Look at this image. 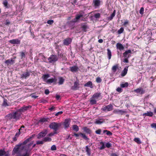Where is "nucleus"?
Returning a JSON list of instances; mask_svg holds the SVG:
<instances>
[{
  "mask_svg": "<svg viewBox=\"0 0 156 156\" xmlns=\"http://www.w3.org/2000/svg\"><path fill=\"white\" fill-rule=\"evenodd\" d=\"M83 16V14H77L75 18L73 19L74 22H76L78 20H79L81 17H82Z\"/></svg>",
  "mask_w": 156,
  "mask_h": 156,
  "instance_id": "5701e85b",
  "label": "nucleus"
},
{
  "mask_svg": "<svg viewBox=\"0 0 156 156\" xmlns=\"http://www.w3.org/2000/svg\"><path fill=\"white\" fill-rule=\"evenodd\" d=\"M82 129L83 131L86 133L87 134H90L92 133L91 130L87 127H83L82 128Z\"/></svg>",
  "mask_w": 156,
  "mask_h": 156,
  "instance_id": "a211bd4d",
  "label": "nucleus"
},
{
  "mask_svg": "<svg viewBox=\"0 0 156 156\" xmlns=\"http://www.w3.org/2000/svg\"><path fill=\"white\" fill-rule=\"evenodd\" d=\"M2 105L5 107L9 106V105L7 103V100L5 98H4L2 104Z\"/></svg>",
  "mask_w": 156,
  "mask_h": 156,
  "instance_id": "37998d69",
  "label": "nucleus"
},
{
  "mask_svg": "<svg viewBox=\"0 0 156 156\" xmlns=\"http://www.w3.org/2000/svg\"><path fill=\"white\" fill-rule=\"evenodd\" d=\"M118 68V65H116L115 66H114L112 68V70H113V71L115 72L117 69Z\"/></svg>",
  "mask_w": 156,
  "mask_h": 156,
  "instance_id": "c03bdc74",
  "label": "nucleus"
},
{
  "mask_svg": "<svg viewBox=\"0 0 156 156\" xmlns=\"http://www.w3.org/2000/svg\"><path fill=\"white\" fill-rule=\"evenodd\" d=\"M76 22L74 21V20L73 19L72 20L69 21L67 23V25L69 26H74V23Z\"/></svg>",
  "mask_w": 156,
  "mask_h": 156,
  "instance_id": "f704fd0d",
  "label": "nucleus"
},
{
  "mask_svg": "<svg viewBox=\"0 0 156 156\" xmlns=\"http://www.w3.org/2000/svg\"><path fill=\"white\" fill-rule=\"evenodd\" d=\"M153 115V112H151V111L150 112H147V113H144L143 114V115H145L146 116H148L150 117H152Z\"/></svg>",
  "mask_w": 156,
  "mask_h": 156,
  "instance_id": "c85d7f7f",
  "label": "nucleus"
},
{
  "mask_svg": "<svg viewBox=\"0 0 156 156\" xmlns=\"http://www.w3.org/2000/svg\"><path fill=\"white\" fill-rule=\"evenodd\" d=\"M124 58V60L123 62H125L126 63H128L129 62V60H128V58Z\"/></svg>",
  "mask_w": 156,
  "mask_h": 156,
  "instance_id": "69168bd1",
  "label": "nucleus"
},
{
  "mask_svg": "<svg viewBox=\"0 0 156 156\" xmlns=\"http://www.w3.org/2000/svg\"><path fill=\"white\" fill-rule=\"evenodd\" d=\"M32 139V137H30L29 138H28L25 140H24L23 143H20V144H21V145H25L27 143H28L29 141H30L31 139Z\"/></svg>",
  "mask_w": 156,
  "mask_h": 156,
  "instance_id": "bb28decb",
  "label": "nucleus"
},
{
  "mask_svg": "<svg viewBox=\"0 0 156 156\" xmlns=\"http://www.w3.org/2000/svg\"><path fill=\"white\" fill-rule=\"evenodd\" d=\"M105 122V119L103 118H98L96 119L94 123L97 124H101Z\"/></svg>",
  "mask_w": 156,
  "mask_h": 156,
  "instance_id": "ddd939ff",
  "label": "nucleus"
},
{
  "mask_svg": "<svg viewBox=\"0 0 156 156\" xmlns=\"http://www.w3.org/2000/svg\"><path fill=\"white\" fill-rule=\"evenodd\" d=\"M101 2L100 0H94L93 3L94 7H98L100 5Z\"/></svg>",
  "mask_w": 156,
  "mask_h": 156,
  "instance_id": "4be33fe9",
  "label": "nucleus"
},
{
  "mask_svg": "<svg viewBox=\"0 0 156 156\" xmlns=\"http://www.w3.org/2000/svg\"><path fill=\"white\" fill-rule=\"evenodd\" d=\"M115 12L116 10H114L113 12L112 13V14H111V16L108 17V20H112L115 15Z\"/></svg>",
  "mask_w": 156,
  "mask_h": 156,
  "instance_id": "393cba45",
  "label": "nucleus"
},
{
  "mask_svg": "<svg viewBox=\"0 0 156 156\" xmlns=\"http://www.w3.org/2000/svg\"><path fill=\"white\" fill-rule=\"evenodd\" d=\"M124 31V29L123 27H121L119 30H118L117 33L118 34H120L123 33Z\"/></svg>",
  "mask_w": 156,
  "mask_h": 156,
  "instance_id": "49530a36",
  "label": "nucleus"
},
{
  "mask_svg": "<svg viewBox=\"0 0 156 156\" xmlns=\"http://www.w3.org/2000/svg\"><path fill=\"white\" fill-rule=\"evenodd\" d=\"M96 82L97 83H100L101 81H102V80L101 79V78L100 77H97L96 78Z\"/></svg>",
  "mask_w": 156,
  "mask_h": 156,
  "instance_id": "3c124183",
  "label": "nucleus"
},
{
  "mask_svg": "<svg viewBox=\"0 0 156 156\" xmlns=\"http://www.w3.org/2000/svg\"><path fill=\"white\" fill-rule=\"evenodd\" d=\"M20 56L22 59H23L25 57V54L24 52H20Z\"/></svg>",
  "mask_w": 156,
  "mask_h": 156,
  "instance_id": "a18cd8bd",
  "label": "nucleus"
},
{
  "mask_svg": "<svg viewBox=\"0 0 156 156\" xmlns=\"http://www.w3.org/2000/svg\"><path fill=\"white\" fill-rule=\"evenodd\" d=\"M31 106H23L21 108L18 110L17 111H19V112H20L21 113V112H24L25 111H26L28 109V108H31Z\"/></svg>",
  "mask_w": 156,
  "mask_h": 156,
  "instance_id": "f3484780",
  "label": "nucleus"
},
{
  "mask_svg": "<svg viewBox=\"0 0 156 156\" xmlns=\"http://www.w3.org/2000/svg\"><path fill=\"white\" fill-rule=\"evenodd\" d=\"M107 55L108 59H110L112 57V52L109 49H107Z\"/></svg>",
  "mask_w": 156,
  "mask_h": 156,
  "instance_id": "ea45409f",
  "label": "nucleus"
},
{
  "mask_svg": "<svg viewBox=\"0 0 156 156\" xmlns=\"http://www.w3.org/2000/svg\"><path fill=\"white\" fill-rule=\"evenodd\" d=\"M74 135L73 136H75L76 137H78L79 136H81L84 139L88 140L89 139L88 138L87 136L84 133H74Z\"/></svg>",
  "mask_w": 156,
  "mask_h": 156,
  "instance_id": "39448f33",
  "label": "nucleus"
},
{
  "mask_svg": "<svg viewBox=\"0 0 156 156\" xmlns=\"http://www.w3.org/2000/svg\"><path fill=\"white\" fill-rule=\"evenodd\" d=\"M72 128L76 132L78 131L79 129L78 126L76 125L73 126Z\"/></svg>",
  "mask_w": 156,
  "mask_h": 156,
  "instance_id": "e433bc0d",
  "label": "nucleus"
},
{
  "mask_svg": "<svg viewBox=\"0 0 156 156\" xmlns=\"http://www.w3.org/2000/svg\"><path fill=\"white\" fill-rule=\"evenodd\" d=\"M129 23V21L128 20H126L123 24V26L125 27H126L127 25Z\"/></svg>",
  "mask_w": 156,
  "mask_h": 156,
  "instance_id": "6e6d98bb",
  "label": "nucleus"
},
{
  "mask_svg": "<svg viewBox=\"0 0 156 156\" xmlns=\"http://www.w3.org/2000/svg\"><path fill=\"white\" fill-rule=\"evenodd\" d=\"M85 149L86 150V151L87 153V154L89 156H90L91 155L90 149L87 146L85 147Z\"/></svg>",
  "mask_w": 156,
  "mask_h": 156,
  "instance_id": "473e14b6",
  "label": "nucleus"
},
{
  "mask_svg": "<svg viewBox=\"0 0 156 156\" xmlns=\"http://www.w3.org/2000/svg\"><path fill=\"white\" fill-rule=\"evenodd\" d=\"M49 93L50 91L48 89H46L44 91V93L46 95L49 94Z\"/></svg>",
  "mask_w": 156,
  "mask_h": 156,
  "instance_id": "338daca9",
  "label": "nucleus"
},
{
  "mask_svg": "<svg viewBox=\"0 0 156 156\" xmlns=\"http://www.w3.org/2000/svg\"><path fill=\"white\" fill-rule=\"evenodd\" d=\"M70 124V120L69 119H66L63 123V125L65 128H67L69 127Z\"/></svg>",
  "mask_w": 156,
  "mask_h": 156,
  "instance_id": "aec40b11",
  "label": "nucleus"
},
{
  "mask_svg": "<svg viewBox=\"0 0 156 156\" xmlns=\"http://www.w3.org/2000/svg\"><path fill=\"white\" fill-rule=\"evenodd\" d=\"M21 114V113L17 111L15 112H12L7 114L5 118L8 120H14L16 121L20 119Z\"/></svg>",
  "mask_w": 156,
  "mask_h": 156,
  "instance_id": "f257e3e1",
  "label": "nucleus"
},
{
  "mask_svg": "<svg viewBox=\"0 0 156 156\" xmlns=\"http://www.w3.org/2000/svg\"><path fill=\"white\" fill-rule=\"evenodd\" d=\"M31 73L32 72L31 70L28 71V70H27L26 72L24 73L21 75V78L22 79H26L30 76V73Z\"/></svg>",
  "mask_w": 156,
  "mask_h": 156,
  "instance_id": "1a4fd4ad",
  "label": "nucleus"
},
{
  "mask_svg": "<svg viewBox=\"0 0 156 156\" xmlns=\"http://www.w3.org/2000/svg\"><path fill=\"white\" fill-rule=\"evenodd\" d=\"M49 119L48 118H41L38 121V122H41L43 123L46 122H47L48 121V119Z\"/></svg>",
  "mask_w": 156,
  "mask_h": 156,
  "instance_id": "72a5a7b5",
  "label": "nucleus"
},
{
  "mask_svg": "<svg viewBox=\"0 0 156 156\" xmlns=\"http://www.w3.org/2000/svg\"><path fill=\"white\" fill-rule=\"evenodd\" d=\"M100 144L101 145V146L99 148V149L101 150L104 149L105 147L104 142L103 141H101L100 142Z\"/></svg>",
  "mask_w": 156,
  "mask_h": 156,
  "instance_id": "c9c22d12",
  "label": "nucleus"
},
{
  "mask_svg": "<svg viewBox=\"0 0 156 156\" xmlns=\"http://www.w3.org/2000/svg\"><path fill=\"white\" fill-rule=\"evenodd\" d=\"M58 83L59 85H62L64 82L65 79L62 77H60L58 78Z\"/></svg>",
  "mask_w": 156,
  "mask_h": 156,
  "instance_id": "7c9ffc66",
  "label": "nucleus"
},
{
  "mask_svg": "<svg viewBox=\"0 0 156 156\" xmlns=\"http://www.w3.org/2000/svg\"><path fill=\"white\" fill-rule=\"evenodd\" d=\"M15 62V60L13 59L12 58H11V59L6 60L5 62V63L6 64L7 66H9L13 64Z\"/></svg>",
  "mask_w": 156,
  "mask_h": 156,
  "instance_id": "2eb2a0df",
  "label": "nucleus"
},
{
  "mask_svg": "<svg viewBox=\"0 0 156 156\" xmlns=\"http://www.w3.org/2000/svg\"><path fill=\"white\" fill-rule=\"evenodd\" d=\"M128 69L125 68L121 73V75L122 76H125L127 73Z\"/></svg>",
  "mask_w": 156,
  "mask_h": 156,
  "instance_id": "4c0bfd02",
  "label": "nucleus"
},
{
  "mask_svg": "<svg viewBox=\"0 0 156 156\" xmlns=\"http://www.w3.org/2000/svg\"><path fill=\"white\" fill-rule=\"evenodd\" d=\"M113 109V106L112 105H109L103 106L101 109L102 111L104 112H109L112 110Z\"/></svg>",
  "mask_w": 156,
  "mask_h": 156,
  "instance_id": "20e7f679",
  "label": "nucleus"
},
{
  "mask_svg": "<svg viewBox=\"0 0 156 156\" xmlns=\"http://www.w3.org/2000/svg\"><path fill=\"white\" fill-rule=\"evenodd\" d=\"M9 42L12 44H20V41L18 39L10 40Z\"/></svg>",
  "mask_w": 156,
  "mask_h": 156,
  "instance_id": "412c9836",
  "label": "nucleus"
},
{
  "mask_svg": "<svg viewBox=\"0 0 156 156\" xmlns=\"http://www.w3.org/2000/svg\"><path fill=\"white\" fill-rule=\"evenodd\" d=\"M128 86L129 84L128 82L122 83L120 85V87L122 88H127L128 87Z\"/></svg>",
  "mask_w": 156,
  "mask_h": 156,
  "instance_id": "a878e982",
  "label": "nucleus"
},
{
  "mask_svg": "<svg viewBox=\"0 0 156 156\" xmlns=\"http://www.w3.org/2000/svg\"><path fill=\"white\" fill-rule=\"evenodd\" d=\"M5 151L4 150H0V156H3L5 154Z\"/></svg>",
  "mask_w": 156,
  "mask_h": 156,
  "instance_id": "09e8293b",
  "label": "nucleus"
},
{
  "mask_svg": "<svg viewBox=\"0 0 156 156\" xmlns=\"http://www.w3.org/2000/svg\"><path fill=\"white\" fill-rule=\"evenodd\" d=\"M50 76L49 74H44L42 76V78L44 81H46L47 79Z\"/></svg>",
  "mask_w": 156,
  "mask_h": 156,
  "instance_id": "2f4dec72",
  "label": "nucleus"
},
{
  "mask_svg": "<svg viewBox=\"0 0 156 156\" xmlns=\"http://www.w3.org/2000/svg\"><path fill=\"white\" fill-rule=\"evenodd\" d=\"M116 48L117 49H118L120 51L123 50L124 49V47L123 45L119 43H117L116 44Z\"/></svg>",
  "mask_w": 156,
  "mask_h": 156,
  "instance_id": "dca6fc26",
  "label": "nucleus"
},
{
  "mask_svg": "<svg viewBox=\"0 0 156 156\" xmlns=\"http://www.w3.org/2000/svg\"><path fill=\"white\" fill-rule=\"evenodd\" d=\"M84 86L90 87L91 88H92L93 87L92 82L90 81H89L87 83H85L84 85Z\"/></svg>",
  "mask_w": 156,
  "mask_h": 156,
  "instance_id": "cd10ccee",
  "label": "nucleus"
},
{
  "mask_svg": "<svg viewBox=\"0 0 156 156\" xmlns=\"http://www.w3.org/2000/svg\"><path fill=\"white\" fill-rule=\"evenodd\" d=\"M60 126L61 125L59 123L52 122L50 124L49 127L50 128L54 130L55 133H57V130L58 129Z\"/></svg>",
  "mask_w": 156,
  "mask_h": 156,
  "instance_id": "f03ea898",
  "label": "nucleus"
},
{
  "mask_svg": "<svg viewBox=\"0 0 156 156\" xmlns=\"http://www.w3.org/2000/svg\"><path fill=\"white\" fill-rule=\"evenodd\" d=\"M58 57L56 55H51L48 58V60L50 63L54 64L58 60Z\"/></svg>",
  "mask_w": 156,
  "mask_h": 156,
  "instance_id": "7ed1b4c3",
  "label": "nucleus"
},
{
  "mask_svg": "<svg viewBox=\"0 0 156 156\" xmlns=\"http://www.w3.org/2000/svg\"><path fill=\"white\" fill-rule=\"evenodd\" d=\"M70 70L72 72H76L79 69L78 67L76 66H74L69 68Z\"/></svg>",
  "mask_w": 156,
  "mask_h": 156,
  "instance_id": "6ab92c4d",
  "label": "nucleus"
},
{
  "mask_svg": "<svg viewBox=\"0 0 156 156\" xmlns=\"http://www.w3.org/2000/svg\"><path fill=\"white\" fill-rule=\"evenodd\" d=\"M79 81L78 80L74 82L73 86L71 87V89L74 90H77L79 88Z\"/></svg>",
  "mask_w": 156,
  "mask_h": 156,
  "instance_id": "6e6552de",
  "label": "nucleus"
},
{
  "mask_svg": "<svg viewBox=\"0 0 156 156\" xmlns=\"http://www.w3.org/2000/svg\"><path fill=\"white\" fill-rule=\"evenodd\" d=\"M101 129H99L95 131V133H96L100 135L101 134Z\"/></svg>",
  "mask_w": 156,
  "mask_h": 156,
  "instance_id": "bf43d9fd",
  "label": "nucleus"
},
{
  "mask_svg": "<svg viewBox=\"0 0 156 156\" xmlns=\"http://www.w3.org/2000/svg\"><path fill=\"white\" fill-rule=\"evenodd\" d=\"M44 141H43V140L41 141H37L36 142V144L38 145V144H44Z\"/></svg>",
  "mask_w": 156,
  "mask_h": 156,
  "instance_id": "680f3d73",
  "label": "nucleus"
},
{
  "mask_svg": "<svg viewBox=\"0 0 156 156\" xmlns=\"http://www.w3.org/2000/svg\"><path fill=\"white\" fill-rule=\"evenodd\" d=\"M87 27V25H83L81 26V28L83 31H85Z\"/></svg>",
  "mask_w": 156,
  "mask_h": 156,
  "instance_id": "4d7b16f0",
  "label": "nucleus"
},
{
  "mask_svg": "<svg viewBox=\"0 0 156 156\" xmlns=\"http://www.w3.org/2000/svg\"><path fill=\"white\" fill-rule=\"evenodd\" d=\"M57 79L56 78H51L47 80L45 82L47 84H51L54 83L55 84H56Z\"/></svg>",
  "mask_w": 156,
  "mask_h": 156,
  "instance_id": "f8f14e48",
  "label": "nucleus"
},
{
  "mask_svg": "<svg viewBox=\"0 0 156 156\" xmlns=\"http://www.w3.org/2000/svg\"><path fill=\"white\" fill-rule=\"evenodd\" d=\"M29 154L27 152H26L25 154H23L22 156H29Z\"/></svg>",
  "mask_w": 156,
  "mask_h": 156,
  "instance_id": "774afa93",
  "label": "nucleus"
},
{
  "mask_svg": "<svg viewBox=\"0 0 156 156\" xmlns=\"http://www.w3.org/2000/svg\"><path fill=\"white\" fill-rule=\"evenodd\" d=\"M54 21L53 20H49L47 22V23L50 25H51L54 23Z\"/></svg>",
  "mask_w": 156,
  "mask_h": 156,
  "instance_id": "052dcab7",
  "label": "nucleus"
},
{
  "mask_svg": "<svg viewBox=\"0 0 156 156\" xmlns=\"http://www.w3.org/2000/svg\"><path fill=\"white\" fill-rule=\"evenodd\" d=\"M151 127L152 128H154L156 129V123H153L151 124Z\"/></svg>",
  "mask_w": 156,
  "mask_h": 156,
  "instance_id": "0e129e2a",
  "label": "nucleus"
},
{
  "mask_svg": "<svg viewBox=\"0 0 156 156\" xmlns=\"http://www.w3.org/2000/svg\"><path fill=\"white\" fill-rule=\"evenodd\" d=\"M94 17L96 19L99 18L100 17V14L99 13H95L94 15Z\"/></svg>",
  "mask_w": 156,
  "mask_h": 156,
  "instance_id": "8fccbe9b",
  "label": "nucleus"
},
{
  "mask_svg": "<svg viewBox=\"0 0 156 156\" xmlns=\"http://www.w3.org/2000/svg\"><path fill=\"white\" fill-rule=\"evenodd\" d=\"M51 149L52 151H55L56 150V147L55 145H53L51 147Z\"/></svg>",
  "mask_w": 156,
  "mask_h": 156,
  "instance_id": "e2e57ef3",
  "label": "nucleus"
},
{
  "mask_svg": "<svg viewBox=\"0 0 156 156\" xmlns=\"http://www.w3.org/2000/svg\"><path fill=\"white\" fill-rule=\"evenodd\" d=\"M141 91H142V92L143 91L142 90L141 88H138L134 90V91L137 93H140ZM143 93L142 92L141 93V94Z\"/></svg>",
  "mask_w": 156,
  "mask_h": 156,
  "instance_id": "de8ad7c7",
  "label": "nucleus"
},
{
  "mask_svg": "<svg viewBox=\"0 0 156 156\" xmlns=\"http://www.w3.org/2000/svg\"><path fill=\"white\" fill-rule=\"evenodd\" d=\"M48 133V130L45 129L40 133L38 135L37 138L40 139L45 136Z\"/></svg>",
  "mask_w": 156,
  "mask_h": 156,
  "instance_id": "0eeeda50",
  "label": "nucleus"
},
{
  "mask_svg": "<svg viewBox=\"0 0 156 156\" xmlns=\"http://www.w3.org/2000/svg\"><path fill=\"white\" fill-rule=\"evenodd\" d=\"M90 102L91 105H93L96 104L97 100L96 99L92 98V97L90 100Z\"/></svg>",
  "mask_w": 156,
  "mask_h": 156,
  "instance_id": "c756f323",
  "label": "nucleus"
},
{
  "mask_svg": "<svg viewBox=\"0 0 156 156\" xmlns=\"http://www.w3.org/2000/svg\"><path fill=\"white\" fill-rule=\"evenodd\" d=\"M113 112L114 113L119 114L121 115H122L124 113L126 114L127 113V112L126 111H123L122 110L119 109L114 110Z\"/></svg>",
  "mask_w": 156,
  "mask_h": 156,
  "instance_id": "4468645a",
  "label": "nucleus"
},
{
  "mask_svg": "<svg viewBox=\"0 0 156 156\" xmlns=\"http://www.w3.org/2000/svg\"><path fill=\"white\" fill-rule=\"evenodd\" d=\"M21 146V144H20L19 143L18 144L15 146V147L13 148L12 151V155H14L15 154H17L19 152L20 148Z\"/></svg>",
  "mask_w": 156,
  "mask_h": 156,
  "instance_id": "423d86ee",
  "label": "nucleus"
},
{
  "mask_svg": "<svg viewBox=\"0 0 156 156\" xmlns=\"http://www.w3.org/2000/svg\"><path fill=\"white\" fill-rule=\"evenodd\" d=\"M2 4L4 5V6L6 8H9V6L8 5V2L7 0H4Z\"/></svg>",
  "mask_w": 156,
  "mask_h": 156,
  "instance_id": "58836bf2",
  "label": "nucleus"
},
{
  "mask_svg": "<svg viewBox=\"0 0 156 156\" xmlns=\"http://www.w3.org/2000/svg\"><path fill=\"white\" fill-rule=\"evenodd\" d=\"M43 140L44 142H50L51 141V139L49 137H46L43 139Z\"/></svg>",
  "mask_w": 156,
  "mask_h": 156,
  "instance_id": "79ce46f5",
  "label": "nucleus"
},
{
  "mask_svg": "<svg viewBox=\"0 0 156 156\" xmlns=\"http://www.w3.org/2000/svg\"><path fill=\"white\" fill-rule=\"evenodd\" d=\"M131 51L130 50H127L123 53V56L124 58H129L131 56L130 54Z\"/></svg>",
  "mask_w": 156,
  "mask_h": 156,
  "instance_id": "9d476101",
  "label": "nucleus"
},
{
  "mask_svg": "<svg viewBox=\"0 0 156 156\" xmlns=\"http://www.w3.org/2000/svg\"><path fill=\"white\" fill-rule=\"evenodd\" d=\"M106 133V134L108 136H111L112 135V133L111 132L107 130Z\"/></svg>",
  "mask_w": 156,
  "mask_h": 156,
  "instance_id": "13d9d810",
  "label": "nucleus"
},
{
  "mask_svg": "<svg viewBox=\"0 0 156 156\" xmlns=\"http://www.w3.org/2000/svg\"><path fill=\"white\" fill-rule=\"evenodd\" d=\"M112 146V144L111 143H110L109 142H108L106 143L105 144V147L108 148H109Z\"/></svg>",
  "mask_w": 156,
  "mask_h": 156,
  "instance_id": "603ef678",
  "label": "nucleus"
},
{
  "mask_svg": "<svg viewBox=\"0 0 156 156\" xmlns=\"http://www.w3.org/2000/svg\"><path fill=\"white\" fill-rule=\"evenodd\" d=\"M116 90L118 92H119V93H120L122 91V90L121 88V87H118L116 89Z\"/></svg>",
  "mask_w": 156,
  "mask_h": 156,
  "instance_id": "5fc2aeb1",
  "label": "nucleus"
},
{
  "mask_svg": "<svg viewBox=\"0 0 156 156\" xmlns=\"http://www.w3.org/2000/svg\"><path fill=\"white\" fill-rule=\"evenodd\" d=\"M134 141L138 144H140L142 143L141 141L139 138H135Z\"/></svg>",
  "mask_w": 156,
  "mask_h": 156,
  "instance_id": "a19ab883",
  "label": "nucleus"
},
{
  "mask_svg": "<svg viewBox=\"0 0 156 156\" xmlns=\"http://www.w3.org/2000/svg\"><path fill=\"white\" fill-rule=\"evenodd\" d=\"M101 96V93L97 92L94 94L92 96V98L98 99Z\"/></svg>",
  "mask_w": 156,
  "mask_h": 156,
  "instance_id": "b1692460",
  "label": "nucleus"
},
{
  "mask_svg": "<svg viewBox=\"0 0 156 156\" xmlns=\"http://www.w3.org/2000/svg\"><path fill=\"white\" fill-rule=\"evenodd\" d=\"M72 41V39L70 38H67L63 41V44L64 45L68 46L71 44Z\"/></svg>",
  "mask_w": 156,
  "mask_h": 156,
  "instance_id": "9b49d317",
  "label": "nucleus"
},
{
  "mask_svg": "<svg viewBox=\"0 0 156 156\" xmlns=\"http://www.w3.org/2000/svg\"><path fill=\"white\" fill-rule=\"evenodd\" d=\"M144 7H142L141 8L139 11L141 15H143L144 13Z\"/></svg>",
  "mask_w": 156,
  "mask_h": 156,
  "instance_id": "864d4df0",
  "label": "nucleus"
}]
</instances>
